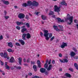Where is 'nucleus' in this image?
I'll list each match as a JSON object with an SVG mask.
<instances>
[{"label": "nucleus", "instance_id": "f257e3e1", "mask_svg": "<svg viewBox=\"0 0 78 78\" xmlns=\"http://www.w3.org/2000/svg\"><path fill=\"white\" fill-rule=\"evenodd\" d=\"M44 36L45 37V39L46 41H48L50 38H51L53 36V34L51 33H48V31L47 30H44Z\"/></svg>", "mask_w": 78, "mask_h": 78}, {"label": "nucleus", "instance_id": "f03ea898", "mask_svg": "<svg viewBox=\"0 0 78 78\" xmlns=\"http://www.w3.org/2000/svg\"><path fill=\"white\" fill-rule=\"evenodd\" d=\"M73 16H70V15L69 14H67V19L70 22H68V24L69 25H71L72 23L73 22Z\"/></svg>", "mask_w": 78, "mask_h": 78}, {"label": "nucleus", "instance_id": "7ed1b4c3", "mask_svg": "<svg viewBox=\"0 0 78 78\" xmlns=\"http://www.w3.org/2000/svg\"><path fill=\"white\" fill-rule=\"evenodd\" d=\"M58 27H59L60 29H58V27L56 26H53V28L56 31H64L63 27L62 26L58 25Z\"/></svg>", "mask_w": 78, "mask_h": 78}, {"label": "nucleus", "instance_id": "20e7f679", "mask_svg": "<svg viewBox=\"0 0 78 78\" xmlns=\"http://www.w3.org/2000/svg\"><path fill=\"white\" fill-rule=\"evenodd\" d=\"M39 6V3L36 1H34L32 2V5L30 7L32 9H34V7H37Z\"/></svg>", "mask_w": 78, "mask_h": 78}, {"label": "nucleus", "instance_id": "39448f33", "mask_svg": "<svg viewBox=\"0 0 78 78\" xmlns=\"http://www.w3.org/2000/svg\"><path fill=\"white\" fill-rule=\"evenodd\" d=\"M32 2L31 1H29L27 2V4L26 3H24L23 4V6L24 7H26V6H31L32 5Z\"/></svg>", "mask_w": 78, "mask_h": 78}, {"label": "nucleus", "instance_id": "423d86ee", "mask_svg": "<svg viewBox=\"0 0 78 78\" xmlns=\"http://www.w3.org/2000/svg\"><path fill=\"white\" fill-rule=\"evenodd\" d=\"M0 55L2 57H4V58H6L8 57V55L7 54V52L6 51H5L3 53L1 52L0 54Z\"/></svg>", "mask_w": 78, "mask_h": 78}, {"label": "nucleus", "instance_id": "0eeeda50", "mask_svg": "<svg viewBox=\"0 0 78 78\" xmlns=\"http://www.w3.org/2000/svg\"><path fill=\"white\" fill-rule=\"evenodd\" d=\"M54 11L55 12H59L60 11V7H58L57 5H55L54 6Z\"/></svg>", "mask_w": 78, "mask_h": 78}, {"label": "nucleus", "instance_id": "6e6552de", "mask_svg": "<svg viewBox=\"0 0 78 78\" xmlns=\"http://www.w3.org/2000/svg\"><path fill=\"white\" fill-rule=\"evenodd\" d=\"M18 17L20 19H24L25 15L23 13H20L18 15Z\"/></svg>", "mask_w": 78, "mask_h": 78}, {"label": "nucleus", "instance_id": "1a4fd4ad", "mask_svg": "<svg viewBox=\"0 0 78 78\" xmlns=\"http://www.w3.org/2000/svg\"><path fill=\"white\" fill-rule=\"evenodd\" d=\"M16 23L18 26H20V25H25V23H24L23 22L21 21L20 22H19V21H17L16 22Z\"/></svg>", "mask_w": 78, "mask_h": 78}, {"label": "nucleus", "instance_id": "9d476101", "mask_svg": "<svg viewBox=\"0 0 78 78\" xmlns=\"http://www.w3.org/2000/svg\"><path fill=\"white\" fill-rule=\"evenodd\" d=\"M2 2L4 3V4H5V5H9V1H6L5 0H2Z\"/></svg>", "mask_w": 78, "mask_h": 78}, {"label": "nucleus", "instance_id": "9b49d317", "mask_svg": "<svg viewBox=\"0 0 78 78\" xmlns=\"http://www.w3.org/2000/svg\"><path fill=\"white\" fill-rule=\"evenodd\" d=\"M15 61V59L13 57H12L10 58L9 60V62H13Z\"/></svg>", "mask_w": 78, "mask_h": 78}, {"label": "nucleus", "instance_id": "f8f14e48", "mask_svg": "<svg viewBox=\"0 0 78 78\" xmlns=\"http://www.w3.org/2000/svg\"><path fill=\"white\" fill-rule=\"evenodd\" d=\"M40 71L41 73H45L46 70L44 68H41L40 69Z\"/></svg>", "mask_w": 78, "mask_h": 78}, {"label": "nucleus", "instance_id": "ddd939ff", "mask_svg": "<svg viewBox=\"0 0 78 78\" xmlns=\"http://www.w3.org/2000/svg\"><path fill=\"white\" fill-rule=\"evenodd\" d=\"M18 41L20 42V43H21V44L22 45H23L25 44V41L22 40L20 39Z\"/></svg>", "mask_w": 78, "mask_h": 78}, {"label": "nucleus", "instance_id": "4468645a", "mask_svg": "<svg viewBox=\"0 0 78 78\" xmlns=\"http://www.w3.org/2000/svg\"><path fill=\"white\" fill-rule=\"evenodd\" d=\"M67 46V44L65 43H63L60 46L61 48H64L65 47H66Z\"/></svg>", "mask_w": 78, "mask_h": 78}, {"label": "nucleus", "instance_id": "2eb2a0df", "mask_svg": "<svg viewBox=\"0 0 78 78\" xmlns=\"http://www.w3.org/2000/svg\"><path fill=\"white\" fill-rule=\"evenodd\" d=\"M60 4L62 5H65V6H67V3H66V2L65 1H64V0H63L62 2H61Z\"/></svg>", "mask_w": 78, "mask_h": 78}, {"label": "nucleus", "instance_id": "dca6fc26", "mask_svg": "<svg viewBox=\"0 0 78 78\" xmlns=\"http://www.w3.org/2000/svg\"><path fill=\"white\" fill-rule=\"evenodd\" d=\"M52 68V66L51 65H50L49 66L48 68H47V70L48 71H50V70H51V69Z\"/></svg>", "mask_w": 78, "mask_h": 78}, {"label": "nucleus", "instance_id": "f3484780", "mask_svg": "<svg viewBox=\"0 0 78 78\" xmlns=\"http://www.w3.org/2000/svg\"><path fill=\"white\" fill-rule=\"evenodd\" d=\"M76 55V54L75 53L72 51L71 52L70 54V55L72 57H73V56H75V55Z\"/></svg>", "mask_w": 78, "mask_h": 78}, {"label": "nucleus", "instance_id": "a211bd4d", "mask_svg": "<svg viewBox=\"0 0 78 78\" xmlns=\"http://www.w3.org/2000/svg\"><path fill=\"white\" fill-rule=\"evenodd\" d=\"M26 38L27 39H30L31 38V35L29 33L26 34Z\"/></svg>", "mask_w": 78, "mask_h": 78}, {"label": "nucleus", "instance_id": "6ab92c4d", "mask_svg": "<svg viewBox=\"0 0 78 78\" xmlns=\"http://www.w3.org/2000/svg\"><path fill=\"white\" fill-rule=\"evenodd\" d=\"M8 45L9 47H11V48H12V47H13V44L11 42L8 43Z\"/></svg>", "mask_w": 78, "mask_h": 78}, {"label": "nucleus", "instance_id": "aec40b11", "mask_svg": "<svg viewBox=\"0 0 78 78\" xmlns=\"http://www.w3.org/2000/svg\"><path fill=\"white\" fill-rule=\"evenodd\" d=\"M26 36H27V34H23L22 37L23 40H26V38H25Z\"/></svg>", "mask_w": 78, "mask_h": 78}, {"label": "nucleus", "instance_id": "412c9836", "mask_svg": "<svg viewBox=\"0 0 78 78\" xmlns=\"http://www.w3.org/2000/svg\"><path fill=\"white\" fill-rule=\"evenodd\" d=\"M18 60L20 65H22V58H18Z\"/></svg>", "mask_w": 78, "mask_h": 78}, {"label": "nucleus", "instance_id": "4be33fe9", "mask_svg": "<svg viewBox=\"0 0 78 78\" xmlns=\"http://www.w3.org/2000/svg\"><path fill=\"white\" fill-rule=\"evenodd\" d=\"M41 17V19L43 20H45L47 19V17L44 15H42Z\"/></svg>", "mask_w": 78, "mask_h": 78}, {"label": "nucleus", "instance_id": "5701e85b", "mask_svg": "<svg viewBox=\"0 0 78 78\" xmlns=\"http://www.w3.org/2000/svg\"><path fill=\"white\" fill-rule=\"evenodd\" d=\"M65 76H66L67 77H69V78L71 77V75H70V74H69V73H66Z\"/></svg>", "mask_w": 78, "mask_h": 78}, {"label": "nucleus", "instance_id": "b1692460", "mask_svg": "<svg viewBox=\"0 0 78 78\" xmlns=\"http://www.w3.org/2000/svg\"><path fill=\"white\" fill-rule=\"evenodd\" d=\"M33 68L34 69V70L36 72L37 71V68L36 66V65H34L33 66Z\"/></svg>", "mask_w": 78, "mask_h": 78}, {"label": "nucleus", "instance_id": "393cba45", "mask_svg": "<svg viewBox=\"0 0 78 78\" xmlns=\"http://www.w3.org/2000/svg\"><path fill=\"white\" fill-rule=\"evenodd\" d=\"M5 66L6 69H9V67L7 65V62H5Z\"/></svg>", "mask_w": 78, "mask_h": 78}, {"label": "nucleus", "instance_id": "a878e982", "mask_svg": "<svg viewBox=\"0 0 78 78\" xmlns=\"http://www.w3.org/2000/svg\"><path fill=\"white\" fill-rule=\"evenodd\" d=\"M74 66L75 67L76 69H77V70H78V64H77V63H75L74 64Z\"/></svg>", "mask_w": 78, "mask_h": 78}, {"label": "nucleus", "instance_id": "bb28decb", "mask_svg": "<svg viewBox=\"0 0 78 78\" xmlns=\"http://www.w3.org/2000/svg\"><path fill=\"white\" fill-rule=\"evenodd\" d=\"M27 29L26 28H23L21 30V31L22 32V33H24V31H27Z\"/></svg>", "mask_w": 78, "mask_h": 78}, {"label": "nucleus", "instance_id": "cd10ccee", "mask_svg": "<svg viewBox=\"0 0 78 78\" xmlns=\"http://www.w3.org/2000/svg\"><path fill=\"white\" fill-rule=\"evenodd\" d=\"M48 64L47 63H45L44 65V67L45 69H47L48 67Z\"/></svg>", "mask_w": 78, "mask_h": 78}, {"label": "nucleus", "instance_id": "c85d7f7f", "mask_svg": "<svg viewBox=\"0 0 78 78\" xmlns=\"http://www.w3.org/2000/svg\"><path fill=\"white\" fill-rule=\"evenodd\" d=\"M53 14H54V12L52 11L50 12L49 13V16H51V15H53Z\"/></svg>", "mask_w": 78, "mask_h": 78}, {"label": "nucleus", "instance_id": "c756f323", "mask_svg": "<svg viewBox=\"0 0 78 78\" xmlns=\"http://www.w3.org/2000/svg\"><path fill=\"white\" fill-rule=\"evenodd\" d=\"M25 23V24H24L25 25H26L27 27V28H30V24L28 23H27L26 24Z\"/></svg>", "mask_w": 78, "mask_h": 78}, {"label": "nucleus", "instance_id": "7c9ffc66", "mask_svg": "<svg viewBox=\"0 0 78 78\" xmlns=\"http://www.w3.org/2000/svg\"><path fill=\"white\" fill-rule=\"evenodd\" d=\"M55 36H53L51 38L50 41H53V40H54L55 39Z\"/></svg>", "mask_w": 78, "mask_h": 78}, {"label": "nucleus", "instance_id": "2f4dec72", "mask_svg": "<svg viewBox=\"0 0 78 78\" xmlns=\"http://www.w3.org/2000/svg\"><path fill=\"white\" fill-rule=\"evenodd\" d=\"M7 51H8V52H12V49L10 48L8 49L7 50Z\"/></svg>", "mask_w": 78, "mask_h": 78}, {"label": "nucleus", "instance_id": "473e14b6", "mask_svg": "<svg viewBox=\"0 0 78 78\" xmlns=\"http://www.w3.org/2000/svg\"><path fill=\"white\" fill-rule=\"evenodd\" d=\"M57 20L58 21V23H59V22H60L61 20V18H57Z\"/></svg>", "mask_w": 78, "mask_h": 78}, {"label": "nucleus", "instance_id": "72a5a7b5", "mask_svg": "<svg viewBox=\"0 0 78 78\" xmlns=\"http://www.w3.org/2000/svg\"><path fill=\"white\" fill-rule=\"evenodd\" d=\"M15 45L16 46H20V44L19 43H15Z\"/></svg>", "mask_w": 78, "mask_h": 78}, {"label": "nucleus", "instance_id": "f704fd0d", "mask_svg": "<svg viewBox=\"0 0 78 78\" xmlns=\"http://www.w3.org/2000/svg\"><path fill=\"white\" fill-rule=\"evenodd\" d=\"M16 29L18 30H20V27L19 26H16Z\"/></svg>", "mask_w": 78, "mask_h": 78}, {"label": "nucleus", "instance_id": "c9c22d12", "mask_svg": "<svg viewBox=\"0 0 78 78\" xmlns=\"http://www.w3.org/2000/svg\"><path fill=\"white\" fill-rule=\"evenodd\" d=\"M63 59V63L64 62H68V60L67 59Z\"/></svg>", "mask_w": 78, "mask_h": 78}, {"label": "nucleus", "instance_id": "e433bc0d", "mask_svg": "<svg viewBox=\"0 0 78 78\" xmlns=\"http://www.w3.org/2000/svg\"><path fill=\"white\" fill-rule=\"evenodd\" d=\"M25 18L27 19V20H29V19H30L29 16L28 15H26Z\"/></svg>", "mask_w": 78, "mask_h": 78}, {"label": "nucleus", "instance_id": "4c0bfd02", "mask_svg": "<svg viewBox=\"0 0 78 78\" xmlns=\"http://www.w3.org/2000/svg\"><path fill=\"white\" fill-rule=\"evenodd\" d=\"M74 23H78V20H74Z\"/></svg>", "mask_w": 78, "mask_h": 78}, {"label": "nucleus", "instance_id": "58836bf2", "mask_svg": "<svg viewBox=\"0 0 78 78\" xmlns=\"http://www.w3.org/2000/svg\"><path fill=\"white\" fill-rule=\"evenodd\" d=\"M16 69H18L20 70V69H21V67L20 66H18L16 67Z\"/></svg>", "mask_w": 78, "mask_h": 78}, {"label": "nucleus", "instance_id": "ea45409f", "mask_svg": "<svg viewBox=\"0 0 78 78\" xmlns=\"http://www.w3.org/2000/svg\"><path fill=\"white\" fill-rule=\"evenodd\" d=\"M30 61H31V59H30V58H29L27 59V62H30Z\"/></svg>", "mask_w": 78, "mask_h": 78}, {"label": "nucleus", "instance_id": "a19ab883", "mask_svg": "<svg viewBox=\"0 0 78 78\" xmlns=\"http://www.w3.org/2000/svg\"><path fill=\"white\" fill-rule=\"evenodd\" d=\"M69 70H70V71H71V72H73V70L72 68H70L69 69Z\"/></svg>", "mask_w": 78, "mask_h": 78}, {"label": "nucleus", "instance_id": "79ce46f5", "mask_svg": "<svg viewBox=\"0 0 78 78\" xmlns=\"http://www.w3.org/2000/svg\"><path fill=\"white\" fill-rule=\"evenodd\" d=\"M59 61L61 62H64L63 59V60H62L61 59H59Z\"/></svg>", "mask_w": 78, "mask_h": 78}, {"label": "nucleus", "instance_id": "37998d69", "mask_svg": "<svg viewBox=\"0 0 78 78\" xmlns=\"http://www.w3.org/2000/svg\"><path fill=\"white\" fill-rule=\"evenodd\" d=\"M3 36L1 35L0 37V40H2L3 39Z\"/></svg>", "mask_w": 78, "mask_h": 78}, {"label": "nucleus", "instance_id": "c03bdc74", "mask_svg": "<svg viewBox=\"0 0 78 78\" xmlns=\"http://www.w3.org/2000/svg\"><path fill=\"white\" fill-rule=\"evenodd\" d=\"M37 64L38 65L41 64V62H40V60L37 61Z\"/></svg>", "mask_w": 78, "mask_h": 78}, {"label": "nucleus", "instance_id": "a18cd8bd", "mask_svg": "<svg viewBox=\"0 0 78 78\" xmlns=\"http://www.w3.org/2000/svg\"><path fill=\"white\" fill-rule=\"evenodd\" d=\"M40 36H41V37H42V36H43V35H44V34H43V33H42V32H41L40 33Z\"/></svg>", "mask_w": 78, "mask_h": 78}, {"label": "nucleus", "instance_id": "49530a36", "mask_svg": "<svg viewBox=\"0 0 78 78\" xmlns=\"http://www.w3.org/2000/svg\"><path fill=\"white\" fill-rule=\"evenodd\" d=\"M39 78V76H34L32 77V78Z\"/></svg>", "mask_w": 78, "mask_h": 78}, {"label": "nucleus", "instance_id": "de8ad7c7", "mask_svg": "<svg viewBox=\"0 0 78 78\" xmlns=\"http://www.w3.org/2000/svg\"><path fill=\"white\" fill-rule=\"evenodd\" d=\"M31 64H35V62H31Z\"/></svg>", "mask_w": 78, "mask_h": 78}, {"label": "nucleus", "instance_id": "09e8293b", "mask_svg": "<svg viewBox=\"0 0 78 78\" xmlns=\"http://www.w3.org/2000/svg\"><path fill=\"white\" fill-rule=\"evenodd\" d=\"M0 63H1V65H2V66H3V64H4V63L2 62V61H0Z\"/></svg>", "mask_w": 78, "mask_h": 78}, {"label": "nucleus", "instance_id": "8fccbe9b", "mask_svg": "<svg viewBox=\"0 0 78 78\" xmlns=\"http://www.w3.org/2000/svg\"><path fill=\"white\" fill-rule=\"evenodd\" d=\"M73 50H74V51L75 52H76V51H77V50H76V49H75V48H73Z\"/></svg>", "mask_w": 78, "mask_h": 78}, {"label": "nucleus", "instance_id": "3c124183", "mask_svg": "<svg viewBox=\"0 0 78 78\" xmlns=\"http://www.w3.org/2000/svg\"><path fill=\"white\" fill-rule=\"evenodd\" d=\"M38 67H39V68H41V64H38Z\"/></svg>", "mask_w": 78, "mask_h": 78}, {"label": "nucleus", "instance_id": "603ef678", "mask_svg": "<svg viewBox=\"0 0 78 78\" xmlns=\"http://www.w3.org/2000/svg\"><path fill=\"white\" fill-rule=\"evenodd\" d=\"M35 14L37 15H38V14H40V12H35Z\"/></svg>", "mask_w": 78, "mask_h": 78}, {"label": "nucleus", "instance_id": "864d4df0", "mask_svg": "<svg viewBox=\"0 0 78 78\" xmlns=\"http://www.w3.org/2000/svg\"><path fill=\"white\" fill-rule=\"evenodd\" d=\"M29 75H30V76H31L32 75V73H28Z\"/></svg>", "mask_w": 78, "mask_h": 78}, {"label": "nucleus", "instance_id": "5fc2aeb1", "mask_svg": "<svg viewBox=\"0 0 78 78\" xmlns=\"http://www.w3.org/2000/svg\"><path fill=\"white\" fill-rule=\"evenodd\" d=\"M5 19H8L9 18V16H5Z\"/></svg>", "mask_w": 78, "mask_h": 78}, {"label": "nucleus", "instance_id": "6e6d98bb", "mask_svg": "<svg viewBox=\"0 0 78 78\" xmlns=\"http://www.w3.org/2000/svg\"><path fill=\"white\" fill-rule=\"evenodd\" d=\"M59 57H62V54H59Z\"/></svg>", "mask_w": 78, "mask_h": 78}, {"label": "nucleus", "instance_id": "4d7b16f0", "mask_svg": "<svg viewBox=\"0 0 78 78\" xmlns=\"http://www.w3.org/2000/svg\"><path fill=\"white\" fill-rule=\"evenodd\" d=\"M52 64H55V61L53 60L52 62Z\"/></svg>", "mask_w": 78, "mask_h": 78}, {"label": "nucleus", "instance_id": "13d9d810", "mask_svg": "<svg viewBox=\"0 0 78 78\" xmlns=\"http://www.w3.org/2000/svg\"><path fill=\"white\" fill-rule=\"evenodd\" d=\"M51 63V60H50L48 62V64H50V63Z\"/></svg>", "mask_w": 78, "mask_h": 78}, {"label": "nucleus", "instance_id": "bf43d9fd", "mask_svg": "<svg viewBox=\"0 0 78 78\" xmlns=\"http://www.w3.org/2000/svg\"><path fill=\"white\" fill-rule=\"evenodd\" d=\"M64 22V21L63 20H61L60 21V22Z\"/></svg>", "mask_w": 78, "mask_h": 78}, {"label": "nucleus", "instance_id": "052dcab7", "mask_svg": "<svg viewBox=\"0 0 78 78\" xmlns=\"http://www.w3.org/2000/svg\"><path fill=\"white\" fill-rule=\"evenodd\" d=\"M48 72H46L45 73V75H48Z\"/></svg>", "mask_w": 78, "mask_h": 78}, {"label": "nucleus", "instance_id": "680f3d73", "mask_svg": "<svg viewBox=\"0 0 78 78\" xmlns=\"http://www.w3.org/2000/svg\"><path fill=\"white\" fill-rule=\"evenodd\" d=\"M25 27H26L25 26H23L22 27H21V28H25Z\"/></svg>", "mask_w": 78, "mask_h": 78}, {"label": "nucleus", "instance_id": "e2e57ef3", "mask_svg": "<svg viewBox=\"0 0 78 78\" xmlns=\"http://www.w3.org/2000/svg\"><path fill=\"white\" fill-rule=\"evenodd\" d=\"M23 61L24 62H26V59L25 58L24 59Z\"/></svg>", "mask_w": 78, "mask_h": 78}, {"label": "nucleus", "instance_id": "0e129e2a", "mask_svg": "<svg viewBox=\"0 0 78 78\" xmlns=\"http://www.w3.org/2000/svg\"><path fill=\"white\" fill-rule=\"evenodd\" d=\"M11 70H14V68L13 67H12L11 68Z\"/></svg>", "mask_w": 78, "mask_h": 78}, {"label": "nucleus", "instance_id": "69168bd1", "mask_svg": "<svg viewBox=\"0 0 78 78\" xmlns=\"http://www.w3.org/2000/svg\"><path fill=\"white\" fill-rule=\"evenodd\" d=\"M74 58H75V59H78V56L75 57H74Z\"/></svg>", "mask_w": 78, "mask_h": 78}, {"label": "nucleus", "instance_id": "338daca9", "mask_svg": "<svg viewBox=\"0 0 78 78\" xmlns=\"http://www.w3.org/2000/svg\"><path fill=\"white\" fill-rule=\"evenodd\" d=\"M48 59H47L46 61V63H48Z\"/></svg>", "mask_w": 78, "mask_h": 78}, {"label": "nucleus", "instance_id": "774afa93", "mask_svg": "<svg viewBox=\"0 0 78 78\" xmlns=\"http://www.w3.org/2000/svg\"><path fill=\"white\" fill-rule=\"evenodd\" d=\"M76 27H77V29H78V23L76 25Z\"/></svg>", "mask_w": 78, "mask_h": 78}]
</instances>
